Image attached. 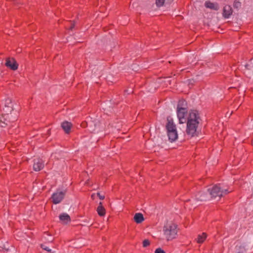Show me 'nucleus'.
<instances>
[{"label":"nucleus","mask_w":253,"mask_h":253,"mask_svg":"<svg viewBox=\"0 0 253 253\" xmlns=\"http://www.w3.org/2000/svg\"><path fill=\"white\" fill-rule=\"evenodd\" d=\"M1 126L3 127V124L1 125Z\"/></svg>","instance_id":"34"},{"label":"nucleus","mask_w":253,"mask_h":253,"mask_svg":"<svg viewBox=\"0 0 253 253\" xmlns=\"http://www.w3.org/2000/svg\"><path fill=\"white\" fill-rule=\"evenodd\" d=\"M97 196H98V197L99 198V199L100 200H103L105 198L104 196L101 195L99 192H98L97 193Z\"/></svg>","instance_id":"27"},{"label":"nucleus","mask_w":253,"mask_h":253,"mask_svg":"<svg viewBox=\"0 0 253 253\" xmlns=\"http://www.w3.org/2000/svg\"><path fill=\"white\" fill-rule=\"evenodd\" d=\"M155 253H166L165 252L162 250L161 248H159L157 249L155 251Z\"/></svg>","instance_id":"24"},{"label":"nucleus","mask_w":253,"mask_h":253,"mask_svg":"<svg viewBox=\"0 0 253 253\" xmlns=\"http://www.w3.org/2000/svg\"><path fill=\"white\" fill-rule=\"evenodd\" d=\"M245 68L246 69V73L248 75H250V71H252V72H253V57L250 60L248 63L245 65Z\"/></svg>","instance_id":"13"},{"label":"nucleus","mask_w":253,"mask_h":253,"mask_svg":"<svg viewBox=\"0 0 253 253\" xmlns=\"http://www.w3.org/2000/svg\"><path fill=\"white\" fill-rule=\"evenodd\" d=\"M5 65L7 67L12 70H16L18 68V64L14 58H7L6 59Z\"/></svg>","instance_id":"7"},{"label":"nucleus","mask_w":253,"mask_h":253,"mask_svg":"<svg viewBox=\"0 0 253 253\" xmlns=\"http://www.w3.org/2000/svg\"><path fill=\"white\" fill-rule=\"evenodd\" d=\"M52 239H50V240H48V241H50V242H52Z\"/></svg>","instance_id":"33"},{"label":"nucleus","mask_w":253,"mask_h":253,"mask_svg":"<svg viewBox=\"0 0 253 253\" xmlns=\"http://www.w3.org/2000/svg\"><path fill=\"white\" fill-rule=\"evenodd\" d=\"M177 225L171 222H167L163 227V232L167 240L174 239L177 235Z\"/></svg>","instance_id":"3"},{"label":"nucleus","mask_w":253,"mask_h":253,"mask_svg":"<svg viewBox=\"0 0 253 253\" xmlns=\"http://www.w3.org/2000/svg\"><path fill=\"white\" fill-rule=\"evenodd\" d=\"M149 245H150V241L148 240L145 239L143 241V247H146L148 246H149Z\"/></svg>","instance_id":"23"},{"label":"nucleus","mask_w":253,"mask_h":253,"mask_svg":"<svg viewBox=\"0 0 253 253\" xmlns=\"http://www.w3.org/2000/svg\"><path fill=\"white\" fill-rule=\"evenodd\" d=\"M190 111H194V110L191 109Z\"/></svg>","instance_id":"36"},{"label":"nucleus","mask_w":253,"mask_h":253,"mask_svg":"<svg viewBox=\"0 0 253 253\" xmlns=\"http://www.w3.org/2000/svg\"><path fill=\"white\" fill-rule=\"evenodd\" d=\"M33 168L36 171L41 170L43 168V164L42 161L39 159H35L34 160Z\"/></svg>","instance_id":"9"},{"label":"nucleus","mask_w":253,"mask_h":253,"mask_svg":"<svg viewBox=\"0 0 253 253\" xmlns=\"http://www.w3.org/2000/svg\"><path fill=\"white\" fill-rule=\"evenodd\" d=\"M231 114H232V113H229L228 112H227V113H226V114L225 117H228V118H229V117H230V116L231 115Z\"/></svg>","instance_id":"29"},{"label":"nucleus","mask_w":253,"mask_h":253,"mask_svg":"<svg viewBox=\"0 0 253 253\" xmlns=\"http://www.w3.org/2000/svg\"><path fill=\"white\" fill-rule=\"evenodd\" d=\"M5 107H7V109L11 110V111L18 109L17 107H17V105H15V107H14V105L12 104L11 100L9 98H7L5 100Z\"/></svg>","instance_id":"14"},{"label":"nucleus","mask_w":253,"mask_h":253,"mask_svg":"<svg viewBox=\"0 0 253 253\" xmlns=\"http://www.w3.org/2000/svg\"><path fill=\"white\" fill-rule=\"evenodd\" d=\"M66 193V189H64L62 191L57 190L56 192L53 193L51 198L53 204H58L60 203L63 199Z\"/></svg>","instance_id":"5"},{"label":"nucleus","mask_w":253,"mask_h":253,"mask_svg":"<svg viewBox=\"0 0 253 253\" xmlns=\"http://www.w3.org/2000/svg\"><path fill=\"white\" fill-rule=\"evenodd\" d=\"M99 206H102V203L101 202H100L99 204Z\"/></svg>","instance_id":"32"},{"label":"nucleus","mask_w":253,"mask_h":253,"mask_svg":"<svg viewBox=\"0 0 253 253\" xmlns=\"http://www.w3.org/2000/svg\"><path fill=\"white\" fill-rule=\"evenodd\" d=\"M188 109L186 101L184 99H181L178 101L176 111H185Z\"/></svg>","instance_id":"11"},{"label":"nucleus","mask_w":253,"mask_h":253,"mask_svg":"<svg viewBox=\"0 0 253 253\" xmlns=\"http://www.w3.org/2000/svg\"><path fill=\"white\" fill-rule=\"evenodd\" d=\"M134 220L137 224L142 223L144 220V218L141 213H136L133 217Z\"/></svg>","instance_id":"15"},{"label":"nucleus","mask_w":253,"mask_h":253,"mask_svg":"<svg viewBox=\"0 0 253 253\" xmlns=\"http://www.w3.org/2000/svg\"><path fill=\"white\" fill-rule=\"evenodd\" d=\"M166 128L169 141L170 142L176 141L178 139V132L176 125L174 123L173 119L170 117L167 118Z\"/></svg>","instance_id":"1"},{"label":"nucleus","mask_w":253,"mask_h":253,"mask_svg":"<svg viewBox=\"0 0 253 253\" xmlns=\"http://www.w3.org/2000/svg\"><path fill=\"white\" fill-rule=\"evenodd\" d=\"M208 192L211 199H216L217 198L220 199L224 195L227 194L230 191H229L227 189H222L219 185L216 184L211 188H209Z\"/></svg>","instance_id":"4"},{"label":"nucleus","mask_w":253,"mask_h":253,"mask_svg":"<svg viewBox=\"0 0 253 253\" xmlns=\"http://www.w3.org/2000/svg\"><path fill=\"white\" fill-rule=\"evenodd\" d=\"M75 26V23L74 21L72 22L71 23V26L70 28H69L70 30H72Z\"/></svg>","instance_id":"26"},{"label":"nucleus","mask_w":253,"mask_h":253,"mask_svg":"<svg viewBox=\"0 0 253 253\" xmlns=\"http://www.w3.org/2000/svg\"><path fill=\"white\" fill-rule=\"evenodd\" d=\"M193 112H177V118L180 124L188 122L190 115Z\"/></svg>","instance_id":"6"},{"label":"nucleus","mask_w":253,"mask_h":253,"mask_svg":"<svg viewBox=\"0 0 253 253\" xmlns=\"http://www.w3.org/2000/svg\"><path fill=\"white\" fill-rule=\"evenodd\" d=\"M205 6L207 8L214 10H218L219 8V5L217 3L211 2L210 1H206L205 3Z\"/></svg>","instance_id":"12"},{"label":"nucleus","mask_w":253,"mask_h":253,"mask_svg":"<svg viewBox=\"0 0 253 253\" xmlns=\"http://www.w3.org/2000/svg\"><path fill=\"white\" fill-rule=\"evenodd\" d=\"M209 195L206 192H200L195 195V201L197 202L207 201L209 199Z\"/></svg>","instance_id":"8"},{"label":"nucleus","mask_w":253,"mask_h":253,"mask_svg":"<svg viewBox=\"0 0 253 253\" xmlns=\"http://www.w3.org/2000/svg\"><path fill=\"white\" fill-rule=\"evenodd\" d=\"M1 126L3 127V124L1 125Z\"/></svg>","instance_id":"35"},{"label":"nucleus","mask_w":253,"mask_h":253,"mask_svg":"<svg viewBox=\"0 0 253 253\" xmlns=\"http://www.w3.org/2000/svg\"><path fill=\"white\" fill-rule=\"evenodd\" d=\"M1 122L2 124H4V123L2 122L1 119V118L0 117V123H1Z\"/></svg>","instance_id":"31"},{"label":"nucleus","mask_w":253,"mask_h":253,"mask_svg":"<svg viewBox=\"0 0 253 253\" xmlns=\"http://www.w3.org/2000/svg\"><path fill=\"white\" fill-rule=\"evenodd\" d=\"M96 211L98 214L101 216H104L105 214V209L102 206H98Z\"/></svg>","instance_id":"19"},{"label":"nucleus","mask_w":253,"mask_h":253,"mask_svg":"<svg viewBox=\"0 0 253 253\" xmlns=\"http://www.w3.org/2000/svg\"><path fill=\"white\" fill-rule=\"evenodd\" d=\"M190 201V199L187 200V201Z\"/></svg>","instance_id":"37"},{"label":"nucleus","mask_w":253,"mask_h":253,"mask_svg":"<svg viewBox=\"0 0 253 253\" xmlns=\"http://www.w3.org/2000/svg\"><path fill=\"white\" fill-rule=\"evenodd\" d=\"M0 248L7 251L9 250V247L8 246L7 244H6V245H3L2 246H1Z\"/></svg>","instance_id":"25"},{"label":"nucleus","mask_w":253,"mask_h":253,"mask_svg":"<svg viewBox=\"0 0 253 253\" xmlns=\"http://www.w3.org/2000/svg\"><path fill=\"white\" fill-rule=\"evenodd\" d=\"M95 196V194H93L91 195V198L94 199Z\"/></svg>","instance_id":"30"},{"label":"nucleus","mask_w":253,"mask_h":253,"mask_svg":"<svg viewBox=\"0 0 253 253\" xmlns=\"http://www.w3.org/2000/svg\"><path fill=\"white\" fill-rule=\"evenodd\" d=\"M61 126L66 133H69L71 128V124L67 121H65L62 123Z\"/></svg>","instance_id":"16"},{"label":"nucleus","mask_w":253,"mask_h":253,"mask_svg":"<svg viewBox=\"0 0 253 253\" xmlns=\"http://www.w3.org/2000/svg\"><path fill=\"white\" fill-rule=\"evenodd\" d=\"M233 10L231 6L226 5L223 7L222 15L225 18H229L232 14Z\"/></svg>","instance_id":"10"},{"label":"nucleus","mask_w":253,"mask_h":253,"mask_svg":"<svg viewBox=\"0 0 253 253\" xmlns=\"http://www.w3.org/2000/svg\"><path fill=\"white\" fill-rule=\"evenodd\" d=\"M233 6L236 8H240L241 6V3L238 0H235Z\"/></svg>","instance_id":"21"},{"label":"nucleus","mask_w":253,"mask_h":253,"mask_svg":"<svg viewBox=\"0 0 253 253\" xmlns=\"http://www.w3.org/2000/svg\"><path fill=\"white\" fill-rule=\"evenodd\" d=\"M246 252L245 246L244 244L237 245L236 246V253H245Z\"/></svg>","instance_id":"17"},{"label":"nucleus","mask_w":253,"mask_h":253,"mask_svg":"<svg viewBox=\"0 0 253 253\" xmlns=\"http://www.w3.org/2000/svg\"><path fill=\"white\" fill-rule=\"evenodd\" d=\"M59 219L67 223L68 222L70 221V216L66 213H63L59 216Z\"/></svg>","instance_id":"18"},{"label":"nucleus","mask_w":253,"mask_h":253,"mask_svg":"<svg viewBox=\"0 0 253 253\" xmlns=\"http://www.w3.org/2000/svg\"><path fill=\"white\" fill-rule=\"evenodd\" d=\"M42 249L45 251H47L49 252H51V250L50 249H49L48 247H44V246L43 245H42Z\"/></svg>","instance_id":"28"},{"label":"nucleus","mask_w":253,"mask_h":253,"mask_svg":"<svg viewBox=\"0 0 253 253\" xmlns=\"http://www.w3.org/2000/svg\"><path fill=\"white\" fill-rule=\"evenodd\" d=\"M165 0H156V4L157 6L161 7L164 5Z\"/></svg>","instance_id":"22"},{"label":"nucleus","mask_w":253,"mask_h":253,"mask_svg":"<svg viewBox=\"0 0 253 253\" xmlns=\"http://www.w3.org/2000/svg\"><path fill=\"white\" fill-rule=\"evenodd\" d=\"M206 238L207 234L205 233H203L202 235H198L197 241L198 243H202Z\"/></svg>","instance_id":"20"},{"label":"nucleus","mask_w":253,"mask_h":253,"mask_svg":"<svg viewBox=\"0 0 253 253\" xmlns=\"http://www.w3.org/2000/svg\"><path fill=\"white\" fill-rule=\"evenodd\" d=\"M199 117L195 112H192L190 115L186 127V133L188 135L193 136L196 134L199 124Z\"/></svg>","instance_id":"2"}]
</instances>
